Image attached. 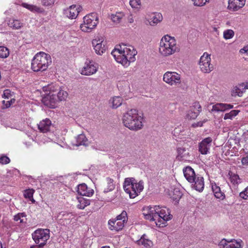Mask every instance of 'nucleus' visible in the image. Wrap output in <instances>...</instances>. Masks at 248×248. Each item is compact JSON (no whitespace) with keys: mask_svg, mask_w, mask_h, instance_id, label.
Wrapping results in <instances>:
<instances>
[{"mask_svg":"<svg viewBox=\"0 0 248 248\" xmlns=\"http://www.w3.org/2000/svg\"><path fill=\"white\" fill-rule=\"evenodd\" d=\"M142 214L145 219L154 221L158 227L166 226L167 221L172 217L169 208L159 206L144 207Z\"/></svg>","mask_w":248,"mask_h":248,"instance_id":"nucleus-1","label":"nucleus"},{"mask_svg":"<svg viewBox=\"0 0 248 248\" xmlns=\"http://www.w3.org/2000/svg\"><path fill=\"white\" fill-rule=\"evenodd\" d=\"M111 54L117 62L127 67L131 62L136 61L137 51L133 46L123 44L116 46Z\"/></svg>","mask_w":248,"mask_h":248,"instance_id":"nucleus-2","label":"nucleus"},{"mask_svg":"<svg viewBox=\"0 0 248 248\" xmlns=\"http://www.w3.org/2000/svg\"><path fill=\"white\" fill-rule=\"evenodd\" d=\"M47 88L49 93L42 99L44 104L49 108H54L58 101H64L67 98L68 94L58 85L51 84Z\"/></svg>","mask_w":248,"mask_h":248,"instance_id":"nucleus-3","label":"nucleus"},{"mask_svg":"<svg viewBox=\"0 0 248 248\" xmlns=\"http://www.w3.org/2000/svg\"><path fill=\"white\" fill-rule=\"evenodd\" d=\"M143 116L135 109H131L124 114L123 123L124 125L132 130L141 129L143 126Z\"/></svg>","mask_w":248,"mask_h":248,"instance_id":"nucleus-4","label":"nucleus"},{"mask_svg":"<svg viewBox=\"0 0 248 248\" xmlns=\"http://www.w3.org/2000/svg\"><path fill=\"white\" fill-rule=\"evenodd\" d=\"M176 39L168 35H164L160 40L159 52L164 57L170 56L179 51Z\"/></svg>","mask_w":248,"mask_h":248,"instance_id":"nucleus-5","label":"nucleus"},{"mask_svg":"<svg viewBox=\"0 0 248 248\" xmlns=\"http://www.w3.org/2000/svg\"><path fill=\"white\" fill-rule=\"evenodd\" d=\"M51 63V58L49 54L43 52L37 53L31 61V69L34 72L46 70Z\"/></svg>","mask_w":248,"mask_h":248,"instance_id":"nucleus-6","label":"nucleus"},{"mask_svg":"<svg viewBox=\"0 0 248 248\" xmlns=\"http://www.w3.org/2000/svg\"><path fill=\"white\" fill-rule=\"evenodd\" d=\"M123 187L130 198H135L143 190V183L141 181L137 182L134 178H126L124 180Z\"/></svg>","mask_w":248,"mask_h":248,"instance_id":"nucleus-7","label":"nucleus"},{"mask_svg":"<svg viewBox=\"0 0 248 248\" xmlns=\"http://www.w3.org/2000/svg\"><path fill=\"white\" fill-rule=\"evenodd\" d=\"M83 22L80 24V30L85 32H90L97 26L99 18L96 13H92L84 16Z\"/></svg>","mask_w":248,"mask_h":248,"instance_id":"nucleus-8","label":"nucleus"},{"mask_svg":"<svg viewBox=\"0 0 248 248\" xmlns=\"http://www.w3.org/2000/svg\"><path fill=\"white\" fill-rule=\"evenodd\" d=\"M126 221L127 213L124 211L115 218L109 220L108 222V228L111 231H120L124 228Z\"/></svg>","mask_w":248,"mask_h":248,"instance_id":"nucleus-9","label":"nucleus"},{"mask_svg":"<svg viewBox=\"0 0 248 248\" xmlns=\"http://www.w3.org/2000/svg\"><path fill=\"white\" fill-rule=\"evenodd\" d=\"M31 235L36 244H41L45 246L50 237V230L48 229H38Z\"/></svg>","mask_w":248,"mask_h":248,"instance_id":"nucleus-10","label":"nucleus"},{"mask_svg":"<svg viewBox=\"0 0 248 248\" xmlns=\"http://www.w3.org/2000/svg\"><path fill=\"white\" fill-rule=\"evenodd\" d=\"M210 55L205 52L201 57L199 65L201 70L204 73H209L214 69V66L211 63Z\"/></svg>","mask_w":248,"mask_h":248,"instance_id":"nucleus-11","label":"nucleus"},{"mask_svg":"<svg viewBox=\"0 0 248 248\" xmlns=\"http://www.w3.org/2000/svg\"><path fill=\"white\" fill-rule=\"evenodd\" d=\"M163 80L170 86H177L181 83V76L175 72L167 71L163 75Z\"/></svg>","mask_w":248,"mask_h":248,"instance_id":"nucleus-12","label":"nucleus"},{"mask_svg":"<svg viewBox=\"0 0 248 248\" xmlns=\"http://www.w3.org/2000/svg\"><path fill=\"white\" fill-rule=\"evenodd\" d=\"M98 69V65L94 61L87 59L84 65L81 70V74L85 76H90L96 73Z\"/></svg>","mask_w":248,"mask_h":248,"instance_id":"nucleus-13","label":"nucleus"},{"mask_svg":"<svg viewBox=\"0 0 248 248\" xmlns=\"http://www.w3.org/2000/svg\"><path fill=\"white\" fill-rule=\"evenodd\" d=\"M244 246L243 241L240 239H222L218 244L220 248H242Z\"/></svg>","mask_w":248,"mask_h":248,"instance_id":"nucleus-14","label":"nucleus"},{"mask_svg":"<svg viewBox=\"0 0 248 248\" xmlns=\"http://www.w3.org/2000/svg\"><path fill=\"white\" fill-rule=\"evenodd\" d=\"M92 44L95 53L98 55L103 54L107 48L106 41L103 38L93 39L92 41Z\"/></svg>","mask_w":248,"mask_h":248,"instance_id":"nucleus-15","label":"nucleus"},{"mask_svg":"<svg viewBox=\"0 0 248 248\" xmlns=\"http://www.w3.org/2000/svg\"><path fill=\"white\" fill-rule=\"evenodd\" d=\"M82 9L80 5L73 4L64 11V14L70 19H76Z\"/></svg>","mask_w":248,"mask_h":248,"instance_id":"nucleus-16","label":"nucleus"},{"mask_svg":"<svg viewBox=\"0 0 248 248\" xmlns=\"http://www.w3.org/2000/svg\"><path fill=\"white\" fill-rule=\"evenodd\" d=\"M163 19L161 14L159 13H153L149 14L146 17L145 23L154 26L160 22Z\"/></svg>","mask_w":248,"mask_h":248,"instance_id":"nucleus-17","label":"nucleus"},{"mask_svg":"<svg viewBox=\"0 0 248 248\" xmlns=\"http://www.w3.org/2000/svg\"><path fill=\"white\" fill-rule=\"evenodd\" d=\"M246 3V0H229L227 9L232 12H236L242 8Z\"/></svg>","mask_w":248,"mask_h":248,"instance_id":"nucleus-18","label":"nucleus"},{"mask_svg":"<svg viewBox=\"0 0 248 248\" xmlns=\"http://www.w3.org/2000/svg\"><path fill=\"white\" fill-rule=\"evenodd\" d=\"M213 141L211 137L203 139L199 144V151L202 155H206L209 152L211 143Z\"/></svg>","mask_w":248,"mask_h":248,"instance_id":"nucleus-19","label":"nucleus"},{"mask_svg":"<svg viewBox=\"0 0 248 248\" xmlns=\"http://www.w3.org/2000/svg\"><path fill=\"white\" fill-rule=\"evenodd\" d=\"M248 89V82H243L234 87L232 90L231 94L232 96H242L246 90Z\"/></svg>","mask_w":248,"mask_h":248,"instance_id":"nucleus-20","label":"nucleus"},{"mask_svg":"<svg viewBox=\"0 0 248 248\" xmlns=\"http://www.w3.org/2000/svg\"><path fill=\"white\" fill-rule=\"evenodd\" d=\"M77 192L79 195L87 197H91L94 193V190L88 187L85 183L80 184L78 186Z\"/></svg>","mask_w":248,"mask_h":248,"instance_id":"nucleus-21","label":"nucleus"},{"mask_svg":"<svg viewBox=\"0 0 248 248\" xmlns=\"http://www.w3.org/2000/svg\"><path fill=\"white\" fill-rule=\"evenodd\" d=\"M183 173L186 180L190 183H193L197 177L194 170L189 166L184 168Z\"/></svg>","mask_w":248,"mask_h":248,"instance_id":"nucleus-22","label":"nucleus"},{"mask_svg":"<svg viewBox=\"0 0 248 248\" xmlns=\"http://www.w3.org/2000/svg\"><path fill=\"white\" fill-rule=\"evenodd\" d=\"M233 108V106L231 104L218 103L213 106L211 112H224Z\"/></svg>","mask_w":248,"mask_h":248,"instance_id":"nucleus-23","label":"nucleus"},{"mask_svg":"<svg viewBox=\"0 0 248 248\" xmlns=\"http://www.w3.org/2000/svg\"><path fill=\"white\" fill-rule=\"evenodd\" d=\"M37 125L38 128L40 132L46 133L50 130L51 126V122L49 119H46L40 121Z\"/></svg>","mask_w":248,"mask_h":248,"instance_id":"nucleus-24","label":"nucleus"},{"mask_svg":"<svg viewBox=\"0 0 248 248\" xmlns=\"http://www.w3.org/2000/svg\"><path fill=\"white\" fill-rule=\"evenodd\" d=\"M193 187L195 190L199 192L203 191L204 187V178L200 175H197L194 179Z\"/></svg>","mask_w":248,"mask_h":248,"instance_id":"nucleus-25","label":"nucleus"},{"mask_svg":"<svg viewBox=\"0 0 248 248\" xmlns=\"http://www.w3.org/2000/svg\"><path fill=\"white\" fill-rule=\"evenodd\" d=\"M89 141L85 135L83 134L78 135L73 142V145L76 146L83 145L87 146L89 145Z\"/></svg>","mask_w":248,"mask_h":248,"instance_id":"nucleus-26","label":"nucleus"},{"mask_svg":"<svg viewBox=\"0 0 248 248\" xmlns=\"http://www.w3.org/2000/svg\"><path fill=\"white\" fill-rule=\"evenodd\" d=\"M137 243L139 246H143L146 248H151L153 246V242L147 238L145 234H143L140 238L137 240Z\"/></svg>","mask_w":248,"mask_h":248,"instance_id":"nucleus-27","label":"nucleus"},{"mask_svg":"<svg viewBox=\"0 0 248 248\" xmlns=\"http://www.w3.org/2000/svg\"><path fill=\"white\" fill-rule=\"evenodd\" d=\"M177 158L180 161L186 160L189 156V153L186 151L185 148L179 147L177 149Z\"/></svg>","mask_w":248,"mask_h":248,"instance_id":"nucleus-28","label":"nucleus"},{"mask_svg":"<svg viewBox=\"0 0 248 248\" xmlns=\"http://www.w3.org/2000/svg\"><path fill=\"white\" fill-rule=\"evenodd\" d=\"M8 26L13 30H19L21 29L23 24L19 20L15 18H11L8 22Z\"/></svg>","mask_w":248,"mask_h":248,"instance_id":"nucleus-29","label":"nucleus"},{"mask_svg":"<svg viewBox=\"0 0 248 248\" xmlns=\"http://www.w3.org/2000/svg\"><path fill=\"white\" fill-rule=\"evenodd\" d=\"M124 16V14L122 12H118L115 14H111L110 19L114 24L117 25L120 23Z\"/></svg>","mask_w":248,"mask_h":248,"instance_id":"nucleus-30","label":"nucleus"},{"mask_svg":"<svg viewBox=\"0 0 248 248\" xmlns=\"http://www.w3.org/2000/svg\"><path fill=\"white\" fill-rule=\"evenodd\" d=\"M212 188L215 196L221 200H223L225 198V194L221 191L219 186H217L216 184L212 185Z\"/></svg>","mask_w":248,"mask_h":248,"instance_id":"nucleus-31","label":"nucleus"},{"mask_svg":"<svg viewBox=\"0 0 248 248\" xmlns=\"http://www.w3.org/2000/svg\"><path fill=\"white\" fill-rule=\"evenodd\" d=\"M123 99L120 96H115L111 98L109 102L112 104L111 107L113 108H116L122 104Z\"/></svg>","mask_w":248,"mask_h":248,"instance_id":"nucleus-32","label":"nucleus"},{"mask_svg":"<svg viewBox=\"0 0 248 248\" xmlns=\"http://www.w3.org/2000/svg\"><path fill=\"white\" fill-rule=\"evenodd\" d=\"M78 204L77 205L78 208L83 209L90 204V201L83 197L78 198Z\"/></svg>","mask_w":248,"mask_h":248,"instance_id":"nucleus-33","label":"nucleus"},{"mask_svg":"<svg viewBox=\"0 0 248 248\" xmlns=\"http://www.w3.org/2000/svg\"><path fill=\"white\" fill-rule=\"evenodd\" d=\"M107 185L106 187L104 188V192L108 193L109 191H112L115 188V185L114 184V180L109 177L107 178Z\"/></svg>","mask_w":248,"mask_h":248,"instance_id":"nucleus-34","label":"nucleus"},{"mask_svg":"<svg viewBox=\"0 0 248 248\" xmlns=\"http://www.w3.org/2000/svg\"><path fill=\"white\" fill-rule=\"evenodd\" d=\"M22 6L26 8V9L29 10L31 12H35L38 13H42V9L36 5H31V4H29L26 3H23L22 4Z\"/></svg>","mask_w":248,"mask_h":248,"instance_id":"nucleus-35","label":"nucleus"},{"mask_svg":"<svg viewBox=\"0 0 248 248\" xmlns=\"http://www.w3.org/2000/svg\"><path fill=\"white\" fill-rule=\"evenodd\" d=\"M34 192V190L33 189H26L24 192V196L25 198H28L32 203H34L35 201L33 198V195Z\"/></svg>","mask_w":248,"mask_h":248,"instance_id":"nucleus-36","label":"nucleus"},{"mask_svg":"<svg viewBox=\"0 0 248 248\" xmlns=\"http://www.w3.org/2000/svg\"><path fill=\"white\" fill-rule=\"evenodd\" d=\"M229 175L230 181L233 185H238L240 183V179L238 175L232 172L229 173Z\"/></svg>","mask_w":248,"mask_h":248,"instance_id":"nucleus-37","label":"nucleus"},{"mask_svg":"<svg viewBox=\"0 0 248 248\" xmlns=\"http://www.w3.org/2000/svg\"><path fill=\"white\" fill-rule=\"evenodd\" d=\"M198 111H196L190 108L189 110L187 111L186 117L188 119H194L199 115Z\"/></svg>","mask_w":248,"mask_h":248,"instance_id":"nucleus-38","label":"nucleus"},{"mask_svg":"<svg viewBox=\"0 0 248 248\" xmlns=\"http://www.w3.org/2000/svg\"><path fill=\"white\" fill-rule=\"evenodd\" d=\"M9 55V49L5 46H0V58H6Z\"/></svg>","mask_w":248,"mask_h":248,"instance_id":"nucleus-39","label":"nucleus"},{"mask_svg":"<svg viewBox=\"0 0 248 248\" xmlns=\"http://www.w3.org/2000/svg\"><path fill=\"white\" fill-rule=\"evenodd\" d=\"M239 112V110H231L230 112L225 114L224 119H232L233 117L236 116L238 114Z\"/></svg>","mask_w":248,"mask_h":248,"instance_id":"nucleus-40","label":"nucleus"},{"mask_svg":"<svg viewBox=\"0 0 248 248\" xmlns=\"http://www.w3.org/2000/svg\"><path fill=\"white\" fill-rule=\"evenodd\" d=\"M234 35L233 30L231 29L226 30L223 32V37L225 39H230L232 38Z\"/></svg>","mask_w":248,"mask_h":248,"instance_id":"nucleus-41","label":"nucleus"},{"mask_svg":"<svg viewBox=\"0 0 248 248\" xmlns=\"http://www.w3.org/2000/svg\"><path fill=\"white\" fill-rule=\"evenodd\" d=\"M129 4L133 8L139 9L141 7L140 0H130Z\"/></svg>","mask_w":248,"mask_h":248,"instance_id":"nucleus-42","label":"nucleus"},{"mask_svg":"<svg viewBox=\"0 0 248 248\" xmlns=\"http://www.w3.org/2000/svg\"><path fill=\"white\" fill-rule=\"evenodd\" d=\"M16 100L14 98H11L10 100L5 101L3 100L2 102V108L5 109L9 108L12 104L15 102Z\"/></svg>","mask_w":248,"mask_h":248,"instance_id":"nucleus-43","label":"nucleus"},{"mask_svg":"<svg viewBox=\"0 0 248 248\" xmlns=\"http://www.w3.org/2000/svg\"><path fill=\"white\" fill-rule=\"evenodd\" d=\"M195 6H202L209 2V0H192Z\"/></svg>","mask_w":248,"mask_h":248,"instance_id":"nucleus-44","label":"nucleus"},{"mask_svg":"<svg viewBox=\"0 0 248 248\" xmlns=\"http://www.w3.org/2000/svg\"><path fill=\"white\" fill-rule=\"evenodd\" d=\"M190 108L196 111H198L199 113L202 111V107L198 102L193 103L192 106H190Z\"/></svg>","mask_w":248,"mask_h":248,"instance_id":"nucleus-45","label":"nucleus"},{"mask_svg":"<svg viewBox=\"0 0 248 248\" xmlns=\"http://www.w3.org/2000/svg\"><path fill=\"white\" fill-rule=\"evenodd\" d=\"M239 196L244 200H248V186L239 193Z\"/></svg>","mask_w":248,"mask_h":248,"instance_id":"nucleus-46","label":"nucleus"},{"mask_svg":"<svg viewBox=\"0 0 248 248\" xmlns=\"http://www.w3.org/2000/svg\"><path fill=\"white\" fill-rule=\"evenodd\" d=\"M12 96V94L11 93V92L9 89L5 90L3 91V94L2 95V97L4 99H9Z\"/></svg>","mask_w":248,"mask_h":248,"instance_id":"nucleus-47","label":"nucleus"},{"mask_svg":"<svg viewBox=\"0 0 248 248\" xmlns=\"http://www.w3.org/2000/svg\"><path fill=\"white\" fill-rule=\"evenodd\" d=\"M10 162V158L6 155H2L0 157V163L1 164H7Z\"/></svg>","mask_w":248,"mask_h":248,"instance_id":"nucleus-48","label":"nucleus"},{"mask_svg":"<svg viewBox=\"0 0 248 248\" xmlns=\"http://www.w3.org/2000/svg\"><path fill=\"white\" fill-rule=\"evenodd\" d=\"M56 0H41L42 4L45 6L53 5Z\"/></svg>","mask_w":248,"mask_h":248,"instance_id":"nucleus-49","label":"nucleus"},{"mask_svg":"<svg viewBox=\"0 0 248 248\" xmlns=\"http://www.w3.org/2000/svg\"><path fill=\"white\" fill-rule=\"evenodd\" d=\"M25 213H18L17 215H15L14 217V219L16 221H20V223L23 222V219H21V217H25Z\"/></svg>","mask_w":248,"mask_h":248,"instance_id":"nucleus-50","label":"nucleus"},{"mask_svg":"<svg viewBox=\"0 0 248 248\" xmlns=\"http://www.w3.org/2000/svg\"><path fill=\"white\" fill-rule=\"evenodd\" d=\"M241 163L243 165L248 166V155L242 158Z\"/></svg>","mask_w":248,"mask_h":248,"instance_id":"nucleus-51","label":"nucleus"},{"mask_svg":"<svg viewBox=\"0 0 248 248\" xmlns=\"http://www.w3.org/2000/svg\"><path fill=\"white\" fill-rule=\"evenodd\" d=\"M70 222H71V220H70V218L65 217V218H63L62 219V223H63V225H67L68 224H69L70 223Z\"/></svg>","mask_w":248,"mask_h":248,"instance_id":"nucleus-52","label":"nucleus"},{"mask_svg":"<svg viewBox=\"0 0 248 248\" xmlns=\"http://www.w3.org/2000/svg\"><path fill=\"white\" fill-rule=\"evenodd\" d=\"M240 52L241 53L248 54V46H245L243 48L240 50Z\"/></svg>","mask_w":248,"mask_h":248,"instance_id":"nucleus-53","label":"nucleus"},{"mask_svg":"<svg viewBox=\"0 0 248 248\" xmlns=\"http://www.w3.org/2000/svg\"><path fill=\"white\" fill-rule=\"evenodd\" d=\"M36 245L31 246L30 248H43L45 246L41 245V244H37Z\"/></svg>","mask_w":248,"mask_h":248,"instance_id":"nucleus-54","label":"nucleus"},{"mask_svg":"<svg viewBox=\"0 0 248 248\" xmlns=\"http://www.w3.org/2000/svg\"><path fill=\"white\" fill-rule=\"evenodd\" d=\"M197 125L199 126H202V122H198Z\"/></svg>","mask_w":248,"mask_h":248,"instance_id":"nucleus-55","label":"nucleus"},{"mask_svg":"<svg viewBox=\"0 0 248 248\" xmlns=\"http://www.w3.org/2000/svg\"><path fill=\"white\" fill-rule=\"evenodd\" d=\"M0 248H6L5 247H3L2 243L0 241Z\"/></svg>","mask_w":248,"mask_h":248,"instance_id":"nucleus-56","label":"nucleus"},{"mask_svg":"<svg viewBox=\"0 0 248 248\" xmlns=\"http://www.w3.org/2000/svg\"><path fill=\"white\" fill-rule=\"evenodd\" d=\"M245 134L246 135H248V129L246 130V131H245Z\"/></svg>","mask_w":248,"mask_h":248,"instance_id":"nucleus-57","label":"nucleus"},{"mask_svg":"<svg viewBox=\"0 0 248 248\" xmlns=\"http://www.w3.org/2000/svg\"><path fill=\"white\" fill-rule=\"evenodd\" d=\"M101 248H110L108 246H104L102 247Z\"/></svg>","mask_w":248,"mask_h":248,"instance_id":"nucleus-58","label":"nucleus"}]
</instances>
